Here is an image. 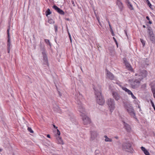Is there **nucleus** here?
<instances>
[{
	"label": "nucleus",
	"instance_id": "obj_1",
	"mask_svg": "<svg viewBox=\"0 0 155 155\" xmlns=\"http://www.w3.org/2000/svg\"><path fill=\"white\" fill-rule=\"evenodd\" d=\"M77 104L79 111L81 113V116L82 117L83 124L85 125L89 124L91 122V120L89 117L86 115L84 109L83 107L81 101L79 99L78 101H77Z\"/></svg>",
	"mask_w": 155,
	"mask_h": 155
},
{
	"label": "nucleus",
	"instance_id": "obj_2",
	"mask_svg": "<svg viewBox=\"0 0 155 155\" xmlns=\"http://www.w3.org/2000/svg\"><path fill=\"white\" fill-rule=\"evenodd\" d=\"M95 91L97 103L100 105H103L105 101L102 96L101 91L100 88H99V90H95Z\"/></svg>",
	"mask_w": 155,
	"mask_h": 155
},
{
	"label": "nucleus",
	"instance_id": "obj_3",
	"mask_svg": "<svg viewBox=\"0 0 155 155\" xmlns=\"http://www.w3.org/2000/svg\"><path fill=\"white\" fill-rule=\"evenodd\" d=\"M122 149L126 152L133 153L134 151L132 144L128 141L124 142L122 145Z\"/></svg>",
	"mask_w": 155,
	"mask_h": 155
},
{
	"label": "nucleus",
	"instance_id": "obj_4",
	"mask_svg": "<svg viewBox=\"0 0 155 155\" xmlns=\"http://www.w3.org/2000/svg\"><path fill=\"white\" fill-rule=\"evenodd\" d=\"M39 46L40 50L42 51L41 53L43 56V60L44 61L43 64H45L48 66V57L47 54L46 53V51L45 48V46L44 45H43L41 42H40L39 44Z\"/></svg>",
	"mask_w": 155,
	"mask_h": 155
},
{
	"label": "nucleus",
	"instance_id": "obj_5",
	"mask_svg": "<svg viewBox=\"0 0 155 155\" xmlns=\"http://www.w3.org/2000/svg\"><path fill=\"white\" fill-rule=\"evenodd\" d=\"M148 75L147 71L145 70H142L140 71L139 73L138 74H135V76H137L136 78L140 81L146 78Z\"/></svg>",
	"mask_w": 155,
	"mask_h": 155
},
{
	"label": "nucleus",
	"instance_id": "obj_6",
	"mask_svg": "<svg viewBox=\"0 0 155 155\" xmlns=\"http://www.w3.org/2000/svg\"><path fill=\"white\" fill-rule=\"evenodd\" d=\"M106 103L108 106L110 111L111 113L115 108V103L114 100L109 98L107 100Z\"/></svg>",
	"mask_w": 155,
	"mask_h": 155
},
{
	"label": "nucleus",
	"instance_id": "obj_7",
	"mask_svg": "<svg viewBox=\"0 0 155 155\" xmlns=\"http://www.w3.org/2000/svg\"><path fill=\"white\" fill-rule=\"evenodd\" d=\"M125 107L128 113L131 116V117L135 118V114L134 112V110L132 107H128L127 105L125 106Z\"/></svg>",
	"mask_w": 155,
	"mask_h": 155
},
{
	"label": "nucleus",
	"instance_id": "obj_8",
	"mask_svg": "<svg viewBox=\"0 0 155 155\" xmlns=\"http://www.w3.org/2000/svg\"><path fill=\"white\" fill-rule=\"evenodd\" d=\"M140 81L137 79H135L131 82L130 85L131 87L133 89L138 88L140 86Z\"/></svg>",
	"mask_w": 155,
	"mask_h": 155
},
{
	"label": "nucleus",
	"instance_id": "obj_9",
	"mask_svg": "<svg viewBox=\"0 0 155 155\" xmlns=\"http://www.w3.org/2000/svg\"><path fill=\"white\" fill-rule=\"evenodd\" d=\"M106 71L107 72L106 76L107 78L111 80H114V76L112 73L110 72L107 69H106Z\"/></svg>",
	"mask_w": 155,
	"mask_h": 155
},
{
	"label": "nucleus",
	"instance_id": "obj_10",
	"mask_svg": "<svg viewBox=\"0 0 155 155\" xmlns=\"http://www.w3.org/2000/svg\"><path fill=\"white\" fill-rule=\"evenodd\" d=\"M10 30V26H8V28L7 32V38H8V41H7V48H10V46L11 45V41H10V34L9 33V31Z\"/></svg>",
	"mask_w": 155,
	"mask_h": 155
},
{
	"label": "nucleus",
	"instance_id": "obj_11",
	"mask_svg": "<svg viewBox=\"0 0 155 155\" xmlns=\"http://www.w3.org/2000/svg\"><path fill=\"white\" fill-rule=\"evenodd\" d=\"M122 122L124 124V128L126 131L128 132H130L131 129L130 125L126 123L124 121H122Z\"/></svg>",
	"mask_w": 155,
	"mask_h": 155
},
{
	"label": "nucleus",
	"instance_id": "obj_12",
	"mask_svg": "<svg viewBox=\"0 0 155 155\" xmlns=\"http://www.w3.org/2000/svg\"><path fill=\"white\" fill-rule=\"evenodd\" d=\"M53 8L60 14L62 15H64V12L56 5H53Z\"/></svg>",
	"mask_w": 155,
	"mask_h": 155
},
{
	"label": "nucleus",
	"instance_id": "obj_13",
	"mask_svg": "<svg viewBox=\"0 0 155 155\" xmlns=\"http://www.w3.org/2000/svg\"><path fill=\"white\" fill-rule=\"evenodd\" d=\"M113 97L115 99V100L118 101L120 98V95L115 91H112V92Z\"/></svg>",
	"mask_w": 155,
	"mask_h": 155
},
{
	"label": "nucleus",
	"instance_id": "obj_14",
	"mask_svg": "<svg viewBox=\"0 0 155 155\" xmlns=\"http://www.w3.org/2000/svg\"><path fill=\"white\" fill-rule=\"evenodd\" d=\"M91 139L92 140H93L95 138H96L97 137L98 134L97 132L95 131H91Z\"/></svg>",
	"mask_w": 155,
	"mask_h": 155
},
{
	"label": "nucleus",
	"instance_id": "obj_15",
	"mask_svg": "<svg viewBox=\"0 0 155 155\" xmlns=\"http://www.w3.org/2000/svg\"><path fill=\"white\" fill-rule=\"evenodd\" d=\"M116 4L118 5L120 11H122L124 8V6L122 3L121 1H119V2H116Z\"/></svg>",
	"mask_w": 155,
	"mask_h": 155
},
{
	"label": "nucleus",
	"instance_id": "obj_16",
	"mask_svg": "<svg viewBox=\"0 0 155 155\" xmlns=\"http://www.w3.org/2000/svg\"><path fill=\"white\" fill-rule=\"evenodd\" d=\"M125 3L127 5L128 7L131 10H133L134 8L132 5L131 4L129 0H125Z\"/></svg>",
	"mask_w": 155,
	"mask_h": 155
},
{
	"label": "nucleus",
	"instance_id": "obj_17",
	"mask_svg": "<svg viewBox=\"0 0 155 155\" xmlns=\"http://www.w3.org/2000/svg\"><path fill=\"white\" fill-rule=\"evenodd\" d=\"M56 139L57 140V143L60 144H63L64 143L63 140L62 139L61 137L58 136L56 137Z\"/></svg>",
	"mask_w": 155,
	"mask_h": 155
},
{
	"label": "nucleus",
	"instance_id": "obj_18",
	"mask_svg": "<svg viewBox=\"0 0 155 155\" xmlns=\"http://www.w3.org/2000/svg\"><path fill=\"white\" fill-rule=\"evenodd\" d=\"M125 58H124V62L126 63L125 65L126 67L128 68L129 70H130L131 71H132L133 70V69L132 67H131V65L129 64L126 62V60H125Z\"/></svg>",
	"mask_w": 155,
	"mask_h": 155
},
{
	"label": "nucleus",
	"instance_id": "obj_19",
	"mask_svg": "<svg viewBox=\"0 0 155 155\" xmlns=\"http://www.w3.org/2000/svg\"><path fill=\"white\" fill-rule=\"evenodd\" d=\"M148 28V33L149 34V36H153L154 35V34L153 33V31H152V29L150 27H149Z\"/></svg>",
	"mask_w": 155,
	"mask_h": 155
},
{
	"label": "nucleus",
	"instance_id": "obj_20",
	"mask_svg": "<svg viewBox=\"0 0 155 155\" xmlns=\"http://www.w3.org/2000/svg\"><path fill=\"white\" fill-rule=\"evenodd\" d=\"M150 41L153 44L155 43V36L154 35L149 36Z\"/></svg>",
	"mask_w": 155,
	"mask_h": 155
},
{
	"label": "nucleus",
	"instance_id": "obj_21",
	"mask_svg": "<svg viewBox=\"0 0 155 155\" xmlns=\"http://www.w3.org/2000/svg\"><path fill=\"white\" fill-rule=\"evenodd\" d=\"M122 88L123 90L125 92H127V93H128V94L129 95H130L132 93V92L130 90L128 89L126 87H122Z\"/></svg>",
	"mask_w": 155,
	"mask_h": 155
},
{
	"label": "nucleus",
	"instance_id": "obj_22",
	"mask_svg": "<svg viewBox=\"0 0 155 155\" xmlns=\"http://www.w3.org/2000/svg\"><path fill=\"white\" fill-rule=\"evenodd\" d=\"M151 90L153 94V96L154 98H155V86H152L151 87Z\"/></svg>",
	"mask_w": 155,
	"mask_h": 155
},
{
	"label": "nucleus",
	"instance_id": "obj_23",
	"mask_svg": "<svg viewBox=\"0 0 155 155\" xmlns=\"http://www.w3.org/2000/svg\"><path fill=\"white\" fill-rule=\"evenodd\" d=\"M104 137L105 138V141L106 142H111L112 141V139L108 137L106 135H105Z\"/></svg>",
	"mask_w": 155,
	"mask_h": 155
},
{
	"label": "nucleus",
	"instance_id": "obj_24",
	"mask_svg": "<svg viewBox=\"0 0 155 155\" xmlns=\"http://www.w3.org/2000/svg\"><path fill=\"white\" fill-rule=\"evenodd\" d=\"M51 13V12L49 8H48L46 12V15L47 16L48 15H50Z\"/></svg>",
	"mask_w": 155,
	"mask_h": 155
},
{
	"label": "nucleus",
	"instance_id": "obj_25",
	"mask_svg": "<svg viewBox=\"0 0 155 155\" xmlns=\"http://www.w3.org/2000/svg\"><path fill=\"white\" fill-rule=\"evenodd\" d=\"M45 41L47 44L49 45L50 46H51V43L48 39H45Z\"/></svg>",
	"mask_w": 155,
	"mask_h": 155
},
{
	"label": "nucleus",
	"instance_id": "obj_26",
	"mask_svg": "<svg viewBox=\"0 0 155 155\" xmlns=\"http://www.w3.org/2000/svg\"><path fill=\"white\" fill-rule=\"evenodd\" d=\"M147 5L149 6V7L150 8V9H151L152 10L153 9V8H152V5L150 3V2L149 1L148 2H147Z\"/></svg>",
	"mask_w": 155,
	"mask_h": 155
},
{
	"label": "nucleus",
	"instance_id": "obj_27",
	"mask_svg": "<svg viewBox=\"0 0 155 155\" xmlns=\"http://www.w3.org/2000/svg\"><path fill=\"white\" fill-rule=\"evenodd\" d=\"M48 21L49 23L51 24H53L54 22V20L51 18L48 19Z\"/></svg>",
	"mask_w": 155,
	"mask_h": 155
},
{
	"label": "nucleus",
	"instance_id": "obj_28",
	"mask_svg": "<svg viewBox=\"0 0 155 155\" xmlns=\"http://www.w3.org/2000/svg\"><path fill=\"white\" fill-rule=\"evenodd\" d=\"M57 133L56 134H55L56 136L57 137L59 136L60 134V132L59 130L58 129H57Z\"/></svg>",
	"mask_w": 155,
	"mask_h": 155
},
{
	"label": "nucleus",
	"instance_id": "obj_29",
	"mask_svg": "<svg viewBox=\"0 0 155 155\" xmlns=\"http://www.w3.org/2000/svg\"><path fill=\"white\" fill-rule=\"evenodd\" d=\"M135 100H134V102L136 104H138L140 103L139 101L137 99H135Z\"/></svg>",
	"mask_w": 155,
	"mask_h": 155
},
{
	"label": "nucleus",
	"instance_id": "obj_30",
	"mask_svg": "<svg viewBox=\"0 0 155 155\" xmlns=\"http://www.w3.org/2000/svg\"><path fill=\"white\" fill-rule=\"evenodd\" d=\"M28 130L31 133H33L34 132L33 131L31 127H28Z\"/></svg>",
	"mask_w": 155,
	"mask_h": 155
},
{
	"label": "nucleus",
	"instance_id": "obj_31",
	"mask_svg": "<svg viewBox=\"0 0 155 155\" xmlns=\"http://www.w3.org/2000/svg\"><path fill=\"white\" fill-rule=\"evenodd\" d=\"M55 31L56 33L58 31V26L57 25H54Z\"/></svg>",
	"mask_w": 155,
	"mask_h": 155
},
{
	"label": "nucleus",
	"instance_id": "obj_32",
	"mask_svg": "<svg viewBox=\"0 0 155 155\" xmlns=\"http://www.w3.org/2000/svg\"><path fill=\"white\" fill-rule=\"evenodd\" d=\"M113 39L114 40V41L115 42V43L116 45H117V47H118V43H117V42L116 40V39H115V38L113 37Z\"/></svg>",
	"mask_w": 155,
	"mask_h": 155
},
{
	"label": "nucleus",
	"instance_id": "obj_33",
	"mask_svg": "<svg viewBox=\"0 0 155 155\" xmlns=\"http://www.w3.org/2000/svg\"><path fill=\"white\" fill-rule=\"evenodd\" d=\"M110 32H111L112 35L113 36H115V34H114V32H113V31L112 28H110Z\"/></svg>",
	"mask_w": 155,
	"mask_h": 155
},
{
	"label": "nucleus",
	"instance_id": "obj_34",
	"mask_svg": "<svg viewBox=\"0 0 155 155\" xmlns=\"http://www.w3.org/2000/svg\"><path fill=\"white\" fill-rule=\"evenodd\" d=\"M150 102H151V104L152 106L154 108V110L155 111V106H154V104L153 103V102L152 101V100L150 101Z\"/></svg>",
	"mask_w": 155,
	"mask_h": 155
},
{
	"label": "nucleus",
	"instance_id": "obj_35",
	"mask_svg": "<svg viewBox=\"0 0 155 155\" xmlns=\"http://www.w3.org/2000/svg\"><path fill=\"white\" fill-rule=\"evenodd\" d=\"M140 41H141V42L142 43V44L143 45V46H144L145 45V41L142 39H140Z\"/></svg>",
	"mask_w": 155,
	"mask_h": 155
},
{
	"label": "nucleus",
	"instance_id": "obj_36",
	"mask_svg": "<svg viewBox=\"0 0 155 155\" xmlns=\"http://www.w3.org/2000/svg\"><path fill=\"white\" fill-rule=\"evenodd\" d=\"M67 31H68V35H69V38H70V41H71V35L68 31V28H67Z\"/></svg>",
	"mask_w": 155,
	"mask_h": 155
},
{
	"label": "nucleus",
	"instance_id": "obj_37",
	"mask_svg": "<svg viewBox=\"0 0 155 155\" xmlns=\"http://www.w3.org/2000/svg\"><path fill=\"white\" fill-rule=\"evenodd\" d=\"M144 153L146 155H150L149 153L147 150H146V151H145Z\"/></svg>",
	"mask_w": 155,
	"mask_h": 155
},
{
	"label": "nucleus",
	"instance_id": "obj_38",
	"mask_svg": "<svg viewBox=\"0 0 155 155\" xmlns=\"http://www.w3.org/2000/svg\"><path fill=\"white\" fill-rule=\"evenodd\" d=\"M141 149L143 151V152H144L145 151L147 150L144 147H141Z\"/></svg>",
	"mask_w": 155,
	"mask_h": 155
},
{
	"label": "nucleus",
	"instance_id": "obj_39",
	"mask_svg": "<svg viewBox=\"0 0 155 155\" xmlns=\"http://www.w3.org/2000/svg\"><path fill=\"white\" fill-rule=\"evenodd\" d=\"M130 95H131V96L133 99H136V97L132 93L131 94H130Z\"/></svg>",
	"mask_w": 155,
	"mask_h": 155
},
{
	"label": "nucleus",
	"instance_id": "obj_40",
	"mask_svg": "<svg viewBox=\"0 0 155 155\" xmlns=\"http://www.w3.org/2000/svg\"><path fill=\"white\" fill-rule=\"evenodd\" d=\"M71 3L74 6V7L75 6V4L74 3V1L73 0H72L71 1Z\"/></svg>",
	"mask_w": 155,
	"mask_h": 155
},
{
	"label": "nucleus",
	"instance_id": "obj_41",
	"mask_svg": "<svg viewBox=\"0 0 155 155\" xmlns=\"http://www.w3.org/2000/svg\"><path fill=\"white\" fill-rule=\"evenodd\" d=\"M72 117H70V118H71V121H74V117H73V116H72Z\"/></svg>",
	"mask_w": 155,
	"mask_h": 155
},
{
	"label": "nucleus",
	"instance_id": "obj_42",
	"mask_svg": "<svg viewBox=\"0 0 155 155\" xmlns=\"http://www.w3.org/2000/svg\"><path fill=\"white\" fill-rule=\"evenodd\" d=\"M124 31L125 32V34H126V35L127 36V30H124Z\"/></svg>",
	"mask_w": 155,
	"mask_h": 155
},
{
	"label": "nucleus",
	"instance_id": "obj_43",
	"mask_svg": "<svg viewBox=\"0 0 155 155\" xmlns=\"http://www.w3.org/2000/svg\"><path fill=\"white\" fill-rule=\"evenodd\" d=\"M146 18L148 21L150 20V18H149V17L148 16H147L146 17Z\"/></svg>",
	"mask_w": 155,
	"mask_h": 155
},
{
	"label": "nucleus",
	"instance_id": "obj_44",
	"mask_svg": "<svg viewBox=\"0 0 155 155\" xmlns=\"http://www.w3.org/2000/svg\"><path fill=\"white\" fill-rule=\"evenodd\" d=\"M7 50H8V53H9V52H10V48H7Z\"/></svg>",
	"mask_w": 155,
	"mask_h": 155
},
{
	"label": "nucleus",
	"instance_id": "obj_45",
	"mask_svg": "<svg viewBox=\"0 0 155 155\" xmlns=\"http://www.w3.org/2000/svg\"><path fill=\"white\" fill-rule=\"evenodd\" d=\"M53 126L55 128L57 129L58 128V127H56L55 126V125L54 124H53Z\"/></svg>",
	"mask_w": 155,
	"mask_h": 155
},
{
	"label": "nucleus",
	"instance_id": "obj_46",
	"mask_svg": "<svg viewBox=\"0 0 155 155\" xmlns=\"http://www.w3.org/2000/svg\"><path fill=\"white\" fill-rule=\"evenodd\" d=\"M137 105H138V107L140 109V106L139 104H137Z\"/></svg>",
	"mask_w": 155,
	"mask_h": 155
},
{
	"label": "nucleus",
	"instance_id": "obj_47",
	"mask_svg": "<svg viewBox=\"0 0 155 155\" xmlns=\"http://www.w3.org/2000/svg\"><path fill=\"white\" fill-rule=\"evenodd\" d=\"M109 26L110 29L112 28V27H111L110 24H109Z\"/></svg>",
	"mask_w": 155,
	"mask_h": 155
},
{
	"label": "nucleus",
	"instance_id": "obj_48",
	"mask_svg": "<svg viewBox=\"0 0 155 155\" xmlns=\"http://www.w3.org/2000/svg\"><path fill=\"white\" fill-rule=\"evenodd\" d=\"M148 23L150 24H151L152 23V22L151 21H150V20L149 21Z\"/></svg>",
	"mask_w": 155,
	"mask_h": 155
},
{
	"label": "nucleus",
	"instance_id": "obj_49",
	"mask_svg": "<svg viewBox=\"0 0 155 155\" xmlns=\"http://www.w3.org/2000/svg\"><path fill=\"white\" fill-rule=\"evenodd\" d=\"M82 96L81 94H79V97H81V98H82Z\"/></svg>",
	"mask_w": 155,
	"mask_h": 155
},
{
	"label": "nucleus",
	"instance_id": "obj_50",
	"mask_svg": "<svg viewBox=\"0 0 155 155\" xmlns=\"http://www.w3.org/2000/svg\"><path fill=\"white\" fill-rule=\"evenodd\" d=\"M47 136L48 138H50V136L49 134H48Z\"/></svg>",
	"mask_w": 155,
	"mask_h": 155
},
{
	"label": "nucleus",
	"instance_id": "obj_51",
	"mask_svg": "<svg viewBox=\"0 0 155 155\" xmlns=\"http://www.w3.org/2000/svg\"><path fill=\"white\" fill-rule=\"evenodd\" d=\"M98 23H99V25L101 26H102V24H101V23L99 21V22H98Z\"/></svg>",
	"mask_w": 155,
	"mask_h": 155
},
{
	"label": "nucleus",
	"instance_id": "obj_52",
	"mask_svg": "<svg viewBox=\"0 0 155 155\" xmlns=\"http://www.w3.org/2000/svg\"><path fill=\"white\" fill-rule=\"evenodd\" d=\"M107 21L108 24H109L110 23V21L108 19H106Z\"/></svg>",
	"mask_w": 155,
	"mask_h": 155
},
{
	"label": "nucleus",
	"instance_id": "obj_53",
	"mask_svg": "<svg viewBox=\"0 0 155 155\" xmlns=\"http://www.w3.org/2000/svg\"><path fill=\"white\" fill-rule=\"evenodd\" d=\"M97 20H98V22H99L100 21L99 19V18L97 17Z\"/></svg>",
	"mask_w": 155,
	"mask_h": 155
},
{
	"label": "nucleus",
	"instance_id": "obj_54",
	"mask_svg": "<svg viewBox=\"0 0 155 155\" xmlns=\"http://www.w3.org/2000/svg\"><path fill=\"white\" fill-rule=\"evenodd\" d=\"M66 19L67 20V21H69V18H67Z\"/></svg>",
	"mask_w": 155,
	"mask_h": 155
},
{
	"label": "nucleus",
	"instance_id": "obj_55",
	"mask_svg": "<svg viewBox=\"0 0 155 155\" xmlns=\"http://www.w3.org/2000/svg\"><path fill=\"white\" fill-rule=\"evenodd\" d=\"M143 28H146V26L145 25H143Z\"/></svg>",
	"mask_w": 155,
	"mask_h": 155
},
{
	"label": "nucleus",
	"instance_id": "obj_56",
	"mask_svg": "<svg viewBox=\"0 0 155 155\" xmlns=\"http://www.w3.org/2000/svg\"><path fill=\"white\" fill-rule=\"evenodd\" d=\"M59 95L60 96H61V93L60 92H59Z\"/></svg>",
	"mask_w": 155,
	"mask_h": 155
},
{
	"label": "nucleus",
	"instance_id": "obj_57",
	"mask_svg": "<svg viewBox=\"0 0 155 155\" xmlns=\"http://www.w3.org/2000/svg\"><path fill=\"white\" fill-rule=\"evenodd\" d=\"M115 138L117 139H118V137H117V136L115 137Z\"/></svg>",
	"mask_w": 155,
	"mask_h": 155
},
{
	"label": "nucleus",
	"instance_id": "obj_58",
	"mask_svg": "<svg viewBox=\"0 0 155 155\" xmlns=\"http://www.w3.org/2000/svg\"><path fill=\"white\" fill-rule=\"evenodd\" d=\"M146 0V2H148V1H149V0Z\"/></svg>",
	"mask_w": 155,
	"mask_h": 155
},
{
	"label": "nucleus",
	"instance_id": "obj_59",
	"mask_svg": "<svg viewBox=\"0 0 155 155\" xmlns=\"http://www.w3.org/2000/svg\"><path fill=\"white\" fill-rule=\"evenodd\" d=\"M119 1H121L120 0H117V2H119Z\"/></svg>",
	"mask_w": 155,
	"mask_h": 155
},
{
	"label": "nucleus",
	"instance_id": "obj_60",
	"mask_svg": "<svg viewBox=\"0 0 155 155\" xmlns=\"http://www.w3.org/2000/svg\"><path fill=\"white\" fill-rule=\"evenodd\" d=\"M2 151V150L0 149V152Z\"/></svg>",
	"mask_w": 155,
	"mask_h": 155
}]
</instances>
